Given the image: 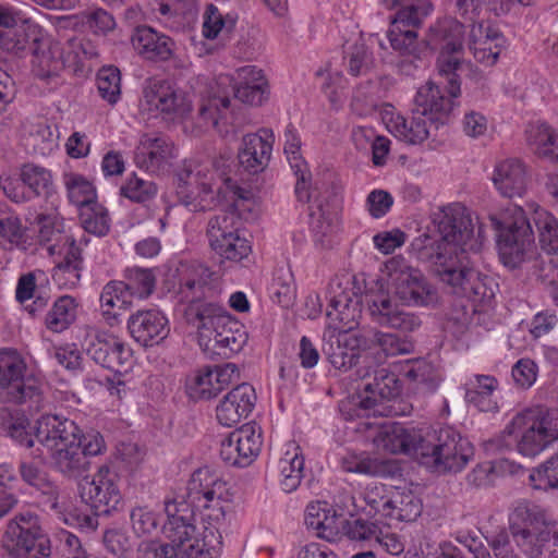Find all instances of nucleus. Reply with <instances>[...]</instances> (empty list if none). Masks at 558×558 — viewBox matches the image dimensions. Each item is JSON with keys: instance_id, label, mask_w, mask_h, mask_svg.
<instances>
[{"instance_id": "nucleus-13", "label": "nucleus", "mask_w": 558, "mask_h": 558, "mask_svg": "<svg viewBox=\"0 0 558 558\" xmlns=\"http://www.w3.org/2000/svg\"><path fill=\"white\" fill-rule=\"evenodd\" d=\"M364 500L369 511L386 520L389 525L413 522L423 510L422 500L413 492L383 484L369 486L364 493Z\"/></svg>"}, {"instance_id": "nucleus-10", "label": "nucleus", "mask_w": 558, "mask_h": 558, "mask_svg": "<svg viewBox=\"0 0 558 558\" xmlns=\"http://www.w3.org/2000/svg\"><path fill=\"white\" fill-rule=\"evenodd\" d=\"M388 287L402 305L433 307L439 301L437 288L424 274L411 266L402 256H395L385 264Z\"/></svg>"}, {"instance_id": "nucleus-52", "label": "nucleus", "mask_w": 558, "mask_h": 558, "mask_svg": "<svg viewBox=\"0 0 558 558\" xmlns=\"http://www.w3.org/2000/svg\"><path fill=\"white\" fill-rule=\"evenodd\" d=\"M28 135L34 151L40 156H48L58 147V135L44 120L31 123Z\"/></svg>"}, {"instance_id": "nucleus-38", "label": "nucleus", "mask_w": 558, "mask_h": 558, "mask_svg": "<svg viewBox=\"0 0 558 558\" xmlns=\"http://www.w3.org/2000/svg\"><path fill=\"white\" fill-rule=\"evenodd\" d=\"M277 468L282 490L294 492L304 476V457L295 442L291 441L283 446Z\"/></svg>"}, {"instance_id": "nucleus-46", "label": "nucleus", "mask_w": 558, "mask_h": 558, "mask_svg": "<svg viewBox=\"0 0 558 558\" xmlns=\"http://www.w3.org/2000/svg\"><path fill=\"white\" fill-rule=\"evenodd\" d=\"M62 182L70 203L80 207L89 206L97 202V193L94 184L84 175L75 172H64Z\"/></svg>"}, {"instance_id": "nucleus-57", "label": "nucleus", "mask_w": 558, "mask_h": 558, "mask_svg": "<svg viewBox=\"0 0 558 558\" xmlns=\"http://www.w3.org/2000/svg\"><path fill=\"white\" fill-rule=\"evenodd\" d=\"M130 518L132 529L137 536L153 535L158 531L161 523L159 512L148 506H137L133 508Z\"/></svg>"}, {"instance_id": "nucleus-47", "label": "nucleus", "mask_w": 558, "mask_h": 558, "mask_svg": "<svg viewBox=\"0 0 558 558\" xmlns=\"http://www.w3.org/2000/svg\"><path fill=\"white\" fill-rule=\"evenodd\" d=\"M0 425L12 439L27 448L37 444L35 435L27 432L28 420L24 413L3 408L0 410Z\"/></svg>"}, {"instance_id": "nucleus-43", "label": "nucleus", "mask_w": 558, "mask_h": 558, "mask_svg": "<svg viewBox=\"0 0 558 558\" xmlns=\"http://www.w3.org/2000/svg\"><path fill=\"white\" fill-rule=\"evenodd\" d=\"M132 296L125 284L119 280L109 281L100 293V308L105 320L113 326L119 322V314L114 308L126 310L132 304Z\"/></svg>"}, {"instance_id": "nucleus-61", "label": "nucleus", "mask_w": 558, "mask_h": 558, "mask_svg": "<svg viewBox=\"0 0 558 558\" xmlns=\"http://www.w3.org/2000/svg\"><path fill=\"white\" fill-rule=\"evenodd\" d=\"M379 526L373 522L355 519L349 521L345 530V536L351 541L359 542L362 545L375 547L376 541H378Z\"/></svg>"}, {"instance_id": "nucleus-44", "label": "nucleus", "mask_w": 558, "mask_h": 558, "mask_svg": "<svg viewBox=\"0 0 558 558\" xmlns=\"http://www.w3.org/2000/svg\"><path fill=\"white\" fill-rule=\"evenodd\" d=\"M78 306L71 295L59 296L46 314L45 326L52 332L66 330L76 320Z\"/></svg>"}, {"instance_id": "nucleus-24", "label": "nucleus", "mask_w": 558, "mask_h": 558, "mask_svg": "<svg viewBox=\"0 0 558 558\" xmlns=\"http://www.w3.org/2000/svg\"><path fill=\"white\" fill-rule=\"evenodd\" d=\"M238 378L239 368L233 363L205 366L187 378L186 392L194 400L211 399Z\"/></svg>"}, {"instance_id": "nucleus-27", "label": "nucleus", "mask_w": 558, "mask_h": 558, "mask_svg": "<svg viewBox=\"0 0 558 558\" xmlns=\"http://www.w3.org/2000/svg\"><path fill=\"white\" fill-rule=\"evenodd\" d=\"M323 351L330 364L347 372L356 364L360 350L366 347V339L356 332H324Z\"/></svg>"}, {"instance_id": "nucleus-25", "label": "nucleus", "mask_w": 558, "mask_h": 558, "mask_svg": "<svg viewBox=\"0 0 558 558\" xmlns=\"http://www.w3.org/2000/svg\"><path fill=\"white\" fill-rule=\"evenodd\" d=\"M260 448V432L254 426L245 425L221 440L220 457L228 465L245 468L256 459Z\"/></svg>"}, {"instance_id": "nucleus-5", "label": "nucleus", "mask_w": 558, "mask_h": 558, "mask_svg": "<svg viewBox=\"0 0 558 558\" xmlns=\"http://www.w3.org/2000/svg\"><path fill=\"white\" fill-rule=\"evenodd\" d=\"M37 457H47L51 466L68 477H77L88 469L80 448V426L57 414L41 415L35 426Z\"/></svg>"}, {"instance_id": "nucleus-21", "label": "nucleus", "mask_w": 558, "mask_h": 558, "mask_svg": "<svg viewBox=\"0 0 558 558\" xmlns=\"http://www.w3.org/2000/svg\"><path fill=\"white\" fill-rule=\"evenodd\" d=\"M84 330L86 353L102 367L120 373L131 360V349L97 326L87 325Z\"/></svg>"}, {"instance_id": "nucleus-42", "label": "nucleus", "mask_w": 558, "mask_h": 558, "mask_svg": "<svg viewBox=\"0 0 558 558\" xmlns=\"http://www.w3.org/2000/svg\"><path fill=\"white\" fill-rule=\"evenodd\" d=\"M526 142L532 151L549 161H558V132L545 122H536L526 129Z\"/></svg>"}, {"instance_id": "nucleus-2", "label": "nucleus", "mask_w": 558, "mask_h": 558, "mask_svg": "<svg viewBox=\"0 0 558 558\" xmlns=\"http://www.w3.org/2000/svg\"><path fill=\"white\" fill-rule=\"evenodd\" d=\"M439 239L425 248V256L438 279L451 293L476 305L489 304L495 298L497 283L481 274L469 255L477 241L473 236L469 210L460 203L438 207L432 216Z\"/></svg>"}, {"instance_id": "nucleus-45", "label": "nucleus", "mask_w": 558, "mask_h": 558, "mask_svg": "<svg viewBox=\"0 0 558 558\" xmlns=\"http://www.w3.org/2000/svg\"><path fill=\"white\" fill-rule=\"evenodd\" d=\"M527 210L533 214V220L538 229L541 247L548 254L558 253V220L537 204L527 205Z\"/></svg>"}, {"instance_id": "nucleus-19", "label": "nucleus", "mask_w": 558, "mask_h": 558, "mask_svg": "<svg viewBox=\"0 0 558 558\" xmlns=\"http://www.w3.org/2000/svg\"><path fill=\"white\" fill-rule=\"evenodd\" d=\"M233 213L222 211L208 221L207 236L211 250L223 260L240 263L248 257L252 247L239 233Z\"/></svg>"}, {"instance_id": "nucleus-50", "label": "nucleus", "mask_w": 558, "mask_h": 558, "mask_svg": "<svg viewBox=\"0 0 558 558\" xmlns=\"http://www.w3.org/2000/svg\"><path fill=\"white\" fill-rule=\"evenodd\" d=\"M80 220L83 229L97 236L106 235L110 230L111 219L107 208L96 202L89 206H84L80 210Z\"/></svg>"}, {"instance_id": "nucleus-4", "label": "nucleus", "mask_w": 558, "mask_h": 558, "mask_svg": "<svg viewBox=\"0 0 558 558\" xmlns=\"http://www.w3.org/2000/svg\"><path fill=\"white\" fill-rule=\"evenodd\" d=\"M432 32L444 41L441 52L437 59L439 75L445 80L449 97H445L438 85L427 82L421 86L415 95L414 111L425 117L437 118L434 120L435 129L445 123L453 108V98L460 96V77L473 72L469 62L460 59L462 49L463 25L456 20H445Z\"/></svg>"}, {"instance_id": "nucleus-11", "label": "nucleus", "mask_w": 558, "mask_h": 558, "mask_svg": "<svg viewBox=\"0 0 558 558\" xmlns=\"http://www.w3.org/2000/svg\"><path fill=\"white\" fill-rule=\"evenodd\" d=\"M23 356L13 349L0 350V398L7 402L26 403L39 410L43 403L41 384L27 376Z\"/></svg>"}, {"instance_id": "nucleus-37", "label": "nucleus", "mask_w": 558, "mask_h": 558, "mask_svg": "<svg viewBox=\"0 0 558 558\" xmlns=\"http://www.w3.org/2000/svg\"><path fill=\"white\" fill-rule=\"evenodd\" d=\"M504 36L482 23L473 24L470 31V49L474 58L483 63L494 64L505 46Z\"/></svg>"}, {"instance_id": "nucleus-31", "label": "nucleus", "mask_w": 558, "mask_h": 558, "mask_svg": "<svg viewBox=\"0 0 558 558\" xmlns=\"http://www.w3.org/2000/svg\"><path fill=\"white\" fill-rule=\"evenodd\" d=\"M175 157V148L169 140L144 135L136 147L134 160L138 168L158 173L167 169Z\"/></svg>"}, {"instance_id": "nucleus-62", "label": "nucleus", "mask_w": 558, "mask_h": 558, "mask_svg": "<svg viewBox=\"0 0 558 558\" xmlns=\"http://www.w3.org/2000/svg\"><path fill=\"white\" fill-rule=\"evenodd\" d=\"M347 470L371 476H387L390 473V466L387 461L369 454L360 456L353 461L348 462Z\"/></svg>"}, {"instance_id": "nucleus-28", "label": "nucleus", "mask_w": 558, "mask_h": 558, "mask_svg": "<svg viewBox=\"0 0 558 558\" xmlns=\"http://www.w3.org/2000/svg\"><path fill=\"white\" fill-rule=\"evenodd\" d=\"M274 143L275 134L270 129L245 134L238 150L241 167L253 174L264 171L269 165Z\"/></svg>"}, {"instance_id": "nucleus-40", "label": "nucleus", "mask_w": 558, "mask_h": 558, "mask_svg": "<svg viewBox=\"0 0 558 558\" xmlns=\"http://www.w3.org/2000/svg\"><path fill=\"white\" fill-rule=\"evenodd\" d=\"M60 260L54 259L52 271L53 282L63 290L78 287L82 278L83 257L78 246L65 250Z\"/></svg>"}, {"instance_id": "nucleus-18", "label": "nucleus", "mask_w": 558, "mask_h": 558, "mask_svg": "<svg viewBox=\"0 0 558 558\" xmlns=\"http://www.w3.org/2000/svg\"><path fill=\"white\" fill-rule=\"evenodd\" d=\"M141 107L153 117L162 114L174 120L186 117L192 111L193 101L173 81L158 80L144 89Z\"/></svg>"}, {"instance_id": "nucleus-16", "label": "nucleus", "mask_w": 558, "mask_h": 558, "mask_svg": "<svg viewBox=\"0 0 558 558\" xmlns=\"http://www.w3.org/2000/svg\"><path fill=\"white\" fill-rule=\"evenodd\" d=\"M385 5L395 10L391 27L388 32L390 44L395 50L408 52L413 47L417 34L412 28L422 25L433 11L429 0H385Z\"/></svg>"}, {"instance_id": "nucleus-48", "label": "nucleus", "mask_w": 558, "mask_h": 558, "mask_svg": "<svg viewBox=\"0 0 558 558\" xmlns=\"http://www.w3.org/2000/svg\"><path fill=\"white\" fill-rule=\"evenodd\" d=\"M34 38L38 37L36 35V27L32 25L0 29V47L17 57H22L33 46Z\"/></svg>"}, {"instance_id": "nucleus-14", "label": "nucleus", "mask_w": 558, "mask_h": 558, "mask_svg": "<svg viewBox=\"0 0 558 558\" xmlns=\"http://www.w3.org/2000/svg\"><path fill=\"white\" fill-rule=\"evenodd\" d=\"M361 305L362 300L352 277L342 276L333 279L328 288L325 332H351L359 325Z\"/></svg>"}, {"instance_id": "nucleus-15", "label": "nucleus", "mask_w": 558, "mask_h": 558, "mask_svg": "<svg viewBox=\"0 0 558 558\" xmlns=\"http://www.w3.org/2000/svg\"><path fill=\"white\" fill-rule=\"evenodd\" d=\"M3 543L14 558H46L50 555V541L39 518L32 512L19 513L9 521Z\"/></svg>"}, {"instance_id": "nucleus-63", "label": "nucleus", "mask_w": 558, "mask_h": 558, "mask_svg": "<svg viewBox=\"0 0 558 558\" xmlns=\"http://www.w3.org/2000/svg\"><path fill=\"white\" fill-rule=\"evenodd\" d=\"M349 521L344 515L339 514L332 508L328 514L323 518L322 524L315 530L317 536L328 542L337 541L341 535H345Z\"/></svg>"}, {"instance_id": "nucleus-59", "label": "nucleus", "mask_w": 558, "mask_h": 558, "mask_svg": "<svg viewBox=\"0 0 558 558\" xmlns=\"http://www.w3.org/2000/svg\"><path fill=\"white\" fill-rule=\"evenodd\" d=\"M120 194L132 202L143 203L157 194V186L153 181L143 180L133 173L121 185Z\"/></svg>"}, {"instance_id": "nucleus-53", "label": "nucleus", "mask_w": 558, "mask_h": 558, "mask_svg": "<svg viewBox=\"0 0 558 558\" xmlns=\"http://www.w3.org/2000/svg\"><path fill=\"white\" fill-rule=\"evenodd\" d=\"M529 482L532 488L537 490L558 488V452L532 469Z\"/></svg>"}, {"instance_id": "nucleus-64", "label": "nucleus", "mask_w": 558, "mask_h": 558, "mask_svg": "<svg viewBox=\"0 0 558 558\" xmlns=\"http://www.w3.org/2000/svg\"><path fill=\"white\" fill-rule=\"evenodd\" d=\"M510 536L511 533L504 529L485 535V539L492 549L493 558H521L512 547Z\"/></svg>"}, {"instance_id": "nucleus-54", "label": "nucleus", "mask_w": 558, "mask_h": 558, "mask_svg": "<svg viewBox=\"0 0 558 558\" xmlns=\"http://www.w3.org/2000/svg\"><path fill=\"white\" fill-rule=\"evenodd\" d=\"M20 475L28 485L40 490L43 494L53 497L57 493L56 486L50 482L41 464L33 460H22L20 463Z\"/></svg>"}, {"instance_id": "nucleus-51", "label": "nucleus", "mask_w": 558, "mask_h": 558, "mask_svg": "<svg viewBox=\"0 0 558 558\" xmlns=\"http://www.w3.org/2000/svg\"><path fill=\"white\" fill-rule=\"evenodd\" d=\"M0 244L5 248H27V228L23 226L19 217L7 216L0 218Z\"/></svg>"}, {"instance_id": "nucleus-36", "label": "nucleus", "mask_w": 558, "mask_h": 558, "mask_svg": "<svg viewBox=\"0 0 558 558\" xmlns=\"http://www.w3.org/2000/svg\"><path fill=\"white\" fill-rule=\"evenodd\" d=\"M422 437L404 428L400 423H385L379 426L374 444L378 449L390 453H414L417 456V447Z\"/></svg>"}, {"instance_id": "nucleus-58", "label": "nucleus", "mask_w": 558, "mask_h": 558, "mask_svg": "<svg viewBox=\"0 0 558 558\" xmlns=\"http://www.w3.org/2000/svg\"><path fill=\"white\" fill-rule=\"evenodd\" d=\"M369 341L387 356L409 354L413 350V344L409 340L391 332L375 330L372 332Z\"/></svg>"}, {"instance_id": "nucleus-33", "label": "nucleus", "mask_w": 558, "mask_h": 558, "mask_svg": "<svg viewBox=\"0 0 558 558\" xmlns=\"http://www.w3.org/2000/svg\"><path fill=\"white\" fill-rule=\"evenodd\" d=\"M492 181L504 197H521L527 187L525 165L515 158H508L495 165Z\"/></svg>"}, {"instance_id": "nucleus-39", "label": "nucleus", "mask_w": 558, "mask_h": 558, "mask_svg": "<svg viewBox=\"0 0 558 558\" xmlns=\"http://www.w3.org/2000/svg\"><path fill=\"white\" fill-rule=\"evenodd\" d=\"M498 381L489 375H475L469 379L465 388V400L469 404L482 412L498 411L496 390Z\"/></svg>"}, {"instance_id": "nucleus-3", "label": "nucleus", "mask_w": 558, "mask_h": 558, "mask_svg": "<svg viewBox=\"0 0 558 558\" xmlns=\"http://www.w3.org/2000/svg\"><path fill=\"white\" fill-rule=\"evenodd\" d=\"M215 274L204 265H192L181 282V293L191 303L185 310L187 323L197 330L205 351L228 356L241 351L246 341L239 324L215 303L195 301L210 289Z\"/></svg>"}, {"instance_id": "nucleus-17", "label": "nucleus", "mask_w": 558, "mask_h": 558, "mask_svg": "<svg viewBox=\"0 0 558 558\" xmlns=\"http://www.w3.org/2000/svg\"><path fill=\"white\" fill-rule=\"evenodd\" d=\"M401 385L397 376L381 367L375 371L373 383H366L357 398L343 401L340 411L345 420L381 414V401L399 395Z\"/></svg>"}, {"instance_id": "nucleus-30", "label": "nucleus", "mask_w": 558, "mask_h": 558, "mask_svg": "<svg viewBox=\"0 0 558 558\" xmlns=\"http://www.w3.org/2000/svg\"><path fill=\"white\" fill-rule=\"evenodd\" d=\"M131 337L144 347L158 344L169 333V322L158 310H142L132 314L126 323Z\"/></svg>"}, {"instance_id": "nucleus-12", "label": "nucleus", "mask_w": 558, "mask_h": 558, "mask_svg": "<svg viewBox=\"0 0 558 558\" xmlns=\"http://www.w3.org/2000/svg\"><path fill=\"white\" fill-rule=\"evenodd\" d=\"M490 222L498 232L499 252L505 264L515 266L534 241L525 211L512 205L502 213L501 218L490 216Z\"/></svg>"}, {"instance_id": "nucleus-41", "label": "nucleus", "mask_w": 558, "mask_h": 558, "mask_svg": "<svg viewBox=\"0 0 558 558\" xmlns=\"http://www.w3.org/2000/svg\"><path fill=\"white\" fill-rule=\"evenodd\" d=\"M33 46L32 68L36 76L48 78L63 69L61 50L57 45L34 38Z\"/></svg>"}, {"instance_id": "nucleus-9", "label": "nucleus", "mask_w": 558, "mask_h": 558, "mask_svg": "<svg viewBox=\"0 0 558 558\" xmlns=\"http://www.w3.org/2000/svg\"><path fill=\"white\" fill-rule=\"evenodd\" d=\"M472 444L457 430L444 427L420 439L417 457L437 473H458L473 459Z\"/></svg>"}, {"instance_id": "nucleus-7", "label": "nucleus", "mask_w": 558, "mask_h": 558, "mask_svg": "<svg viewBox=\"0 0 558 558\" xmlns=\"http://www.w3.org/2000/svg\"><path fill=\"white\" fill-rule=\"evenodd\" d=\"M515 545L527 558H558V522L538 505L519 500L508 517Z\"/></svg>"}, {"instance_id": "nucleus-8", "label": "nucleus", "mask_w": 558, "mask_h": 558, "mask_svg": "<svg viewBox=\"0 0 558 558\" xmlns=\"http://www.w3.org/2000/svg\"><path fill=\"white\" fill-rule=\"evenodd\" d=\"M502 433L519 454L534 459L558 440V409L525 408L512 416Z\"/></svg>"}, {"instance_id": "nucleus-29", "label": "nucleus", "mask_w": 558, "mask_h": 558, "mask_svg": "<svg viewBox=\"0 0 558 558\" xmlns=\"http://www.w3.org/2000/svg\"><path fill=\"white\" fill-rule=\"evenodd\" d=\"M256 400V392L252 385H238L218 403L216 417L221 425L232 427L248 417L255 408Z\"/></svg>"}, {"instance_id": "nucleus-6", "label": "nucleus", "mask_w": 558, "mask_h": 558, "mask_svg": "<svg viewBox=\"0 0 558 558\" xmlns=\"http://www.w3.org/2000/svg\"><path fill=\"white\" fill-rule=\"evenodd\" d=\"M175 192L179 201L190 210H207L218 206L235 185L225 178L209 159L184 160L175 171Z\"/></svg>"}, {"instance_id": "nucleus-35", "label": "nucleus", "mask_w": 558, "mask_h": 558, "mask_svg": "<svg viewBox=\"0 0 558 558\" xmlns=\"http://www.w3.org/2000/svg\"><path fill=\"white\" fill-rule=\"evenodd\" d=\"M131 43L142 58L153 61L168 60L174 49L170 37L148 26L137 27L132 34Z\"/></svg>"}, {"instance_id": "nucleus-22", "label": "nucleus", "mask_w": 558, "mask_h": 558, "mask_svg": "<svg viewBox=\"0 0 558 558\" xmlns=\"http://www.w3.org/2000/svg\"><path fill=\"white\" fill-rule=\"evenodd\" d=\"M367 311L375 324L403 333L417 330L422 324L417 314L405 311L392 300L388 291L369 293Z\"/></svg>"}, {"instance_id": "nucleus-55", "label": "nucleus", "mask_w": 558, "mask_h": 558, "mask_svg": "<svg viewBox=\"0 0 558 558\" xmlns=\"http://www.w3.org/2000/svg\"><path fill=\"white\" fill-rule=\"evenodd\" d=\"M230 105L227 95L214 94L204 99L199 107V118L204 121V126H218L219 120L227 118Z\"/></svg>"}, {"instance_id": "nucleus-32", "label": "nucleus", "mask_w": 558, "mask_h": 558, "mask_svg": "<svg viewBox=\"0 0 558 558\" xmlns=\"http://www.w3.org/2000/svg\"><path fill=\"white\" fill-rule=\"evenodd\" d=\"M233 92L236 99L251 106H260L269 94L264 72L255 65L236 70L233 77Z\"/></svg>"}, {"instance_id": "nucleus-34", "label": "nucleus", "mask_w": 558, "mask_h": 558, "mask_svg": "<svg viewBox=\"0 0 558 558\" xmlns=\"http://www.w3.org/2000/svg\"><path fill=\"white\" fill-rule=\"evenodd\" d=\"M20 179L28 189L31 196L43 197L47 206L60 207L61 198L51 170L36 165L25 163L20 169Z\"/></svg>"}, {"instance_id": "nucleus-1", "label": "nucleus", "mask_w": 558, "mask_h": 558, "mask_svg": "<svg viewBox=\"0 0 558 558\" xmlns=\"http://www.w3.org/2000/svg\"><path fill=\"white\" fill-rule=\"evenodd\" d=\"M186 498L198 512L196 524L183 514L187 505L177 499L165 501L168 517L162 533L169 543L143 541L136 558H217L222 549L221 531L234 512V493L217 471L204 466L195 470L186 485Z\"/></svg>"}, {"instance_id": "nucleus-20", "label": "nucleus", "mask_w": 558, "mask_h": 558, "mask_svg": "<svg viewBox=\"0 0 558 558\" xmlns=\"http://www.w3.org/2000/svg\"><path fill=\"white\" fill-rule=\"evenodd\" d=\"M119 476L108 465H101L89 478L80 483V495L96 514H109L118 509L122 495L118 486Z\"/></svg>"}, {"instance_id": "nucleus-26", "label": "nucleus", "mask_w": 558, "mask_h": 558, "mask_svg": "<svg viewBox=\"0 0 558 558\" xmlns=\"http://www.w3.org/2000/svg\"><path fill=\"white\" fill-rule=\"evenodd\" d=\"M38 226V241L46 250L48 256L56 258L65 250L77 246L75 240L65 233L64 219L59 213V207L47 206L36 217Z\"/></svg>"}, {"instance_id": "nucleus-49", "label": "nucleus", "mask_w": 558, "mask_h": 558, "mask_svg": "<svg viewBox=\"0 0 558 558\" xmlns=\"http://www.w3.org/2000/svg\"><path fill=\"white\" fill-rule=\"evenodd\" d=\"M122 282L131 296L140 300L147 299L156 287V278L153 271L140 267L128 268Z\"/></svg>"}, {"instance_id": "nucleus-60", "label": "nucleus", "mask_w": 558, "mask_h": 558, "mask_svg": "<svg viewBox=\"0 0 558 558\" xmlns=\"http://www.w3.org/2000/svg\"><path fill=\"white\" fill-rule=\"evenodd\" d=\"M271 298L283 307H289L295 296L292 274L289 270L279 271L269 288Z\"/></svg>"}, {"instance_id": "nucleus-23", "label": "nucleus", "mask_w": 558, "mask_h": 558, "mask_svg": "<svg viewBox=\"0 0 558 558\" xmlns=\"http://www.w3.org/2000/svg\"><path fill=\"white\" fill-rule=\"evenodd\" d=\"M381 121L387 131L397 140L408 145L424 143L435 129L434 117H425L412 111L411 117H403L395 107L387 104L380 110Z\"/></svg>"}, {"instance_id": "nucleus-56", "label": "nucleus", "mask_w": 558, "mask_h": 558, "mask_svg": "<svg viewBox=\"0 0 558 558\" xmlns=\"http://www.w3.org/2000/svg\"><path fill=\"white\" fill-rule=\"evenodd\" d=\"M97 89L100 97L110 105H116L121 95L120 71L114 66H104L97 74Z\"/></svg>"}]
</instances>
